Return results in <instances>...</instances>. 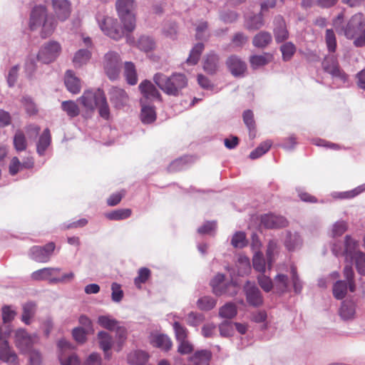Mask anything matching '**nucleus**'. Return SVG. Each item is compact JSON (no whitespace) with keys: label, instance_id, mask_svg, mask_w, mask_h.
I'll list each match as a JSON object with an SVG mask.
<instances>
[{"label":"nucleus","instance_id":"obj_63","mask_svg":"<svg viewBox=\"0 0 365 365\" xmlns=\"http://www.w3.org/2000/svg\"><path fill=\"white\" fill-rule=\"evenodd\" d=\"M112 300L115 302H119L122 300L123 297V292L121 289L120 285L118 283L113 282L111 285Z\"/></svg>","mask_w":365,"mask_h":365},{"label":"nucleus","instance_id":"obj_55","mask_svg":"<svg viewBox=\"0 0 365 365\" xmlns=\"http://www.w3.org/2000/svg\"><path fill=\"white\" fill-rule=\"evenodd\" d=\"M14 147L18 151L24 150L26 148V141L24 133L17 131L14 138Z\"/></svg>","mask_w":365,"mask_h":365},{"label":"nucleus","instance_id":"obj_39","mask_svg":"<svg viewBox=\"0 0 365 365\" xmlns=\"http://www.w3.org/2000/svg\"><path fill=\"white\" fill-rule=\"evenodd\" d=\"M218 67V56L215 53H210L207 56L203 68L207 73H212Z\"/></svg>","mask_w":365,"mask_h":365},{"label":"nucleus","instance_id":"obj_29","mask_svg":"<svg viewBox=\"0 0 365 365\" xmlns=\"http://www.w3.org/2000/svg\"><path fill=\"white\" fill-rule=\"evenodd\" d=\"M153 346L160 348L165 351H168L172 346V341L170 339L164 334L154 335L150 341Z\"/></svg>","mask_w":365,"mask_h":365},{"label":"nucleus","instance_id":"obj_59","mask_svg":"<svg viewBox=\"0 0 365 365\" xmlns=\"http://www.w3.org/2000/svg\"><path fill=\"white\" fill-rule=\"evenodd\" d=\"M22 104L26 111V113L30 115H35L38 112V109L36 105L33 101V100L29 97H24L22 98Z\"/></svg>","mask_w":365,"mask_h":365},{"label":"nucleus","instance_id":"obj_62","mask_svg":"<svg viewBox=\"0 0 365 365\" xmlns=\"http://www.w3.org/2000/svg\"><path fill=\"white\" fill-rule=\"evenodd\" d=\"M344 275L346 279L349 284V290L353 292L355 291V283L354 281V271L349 266H346L344 269Z\"/></svg>","mask_w":365,"mask_h":365},{"label":"nucleus","instance_id":"obj_4","mask_svg":"<svg viewBox=\"0 0 365 365\" xmlns=\"http://www.w3.org/2000/svg\"><path fill=\"white\" fill-rule=\"evenodd\" d=\"M343 16L339 15L334 21V26L339 34H343L347 38L353 39L365 26V17L361 13L351 16L346 26L342 25Z\"/></svg>","mask_w":365,"mask_h":365},{"label":"nucleus","instance_id":"obj_16","mask_svg":"<svg viewBox=\"0 0 365 365\" xmlns=\"http://www.w3.org/2000/svg\"><path fill=\"white\" fill-rule=\"evenodd\" d=\"M109 94L110 101L115 108H122L128 103V96L122 88L117 87L112 88L110 90Z\"/></svg>","mask_w":365,"mask_h":365},{"label":"nucleus","instance_id":"obj_23","mask_svg":"<svg viewBox=\"0 0 365 365\" xmlns=\"http://www.w3.org/2000/svg\"><path fill=\"white\" fill-rule=\"evenodd\" d=\"M273 59L272 54L265 53L262 55H254L250 58L251 67L253 69H257L270 63Z\"/></svg>","mask_w":365,"mask_h":365},{"label":"nucleus","instance_id":"obj_26","mask_svg":"<svg viewBox=\"0 0 365 365\" xmlns=\"http://www.w3.org/2000/svg\"><path fill=\"white\" fill-rule=\"evenodd\" d=\"M23 312L21 321L26 325H29L36 312V304L34 302H27L22 307Z\"/></svg>","mask_w":365,"mask_h":365},{"label":"nucleus","instance_id":"obj_58","mask_svg":"<svg viewBox=\"0 0 365 365\" xmlns=\"http://www.w3.org/2000/svg\"><path fill=\"white\" fill-rule=\"evenodd\" d=\"M295 46L291 42L286 43L281 46V51L284 61L289 60L295 53Z\"/></svg>","mask_w":365,"mask_h":365},{"label":"nucleus","instance_id":"obj_18","mask_svg":"<svg viewBox=\"0 0 365 365\" xmlns=\"http://www.w3.org/2000/svg\"><path fill=\"white\" fill-rule=\"evenodd\" d=\"M261 223L265 227L272 229L285 227L287 222L284 217L267 214L262 217Z\"/></svg>","mask_w":365,"mask_h":365},{"label":"nucleus","instance_id":"obj_10","mask_svg":"<svg viewBox=\"0 0 365 365\" xmlns=\"http://www.w3.org/2000/svg\"><path fill=\"white\" fill-rule=\"evenodd\" d=\"M105 94L101 89L87 90L78 98V101L87 110H93L101 101L103 100Z\"/></svg>","mask_w":365,"mask_h":365},{"label":"nucleus","instance_id":"obj_13","mask_svg":"<svg viewBox=\"0 0 365 365\" xmlns=\"http://www.w3.org/2000/svg\"><path fill=\"white\" fill-rule=\"evenodd\" d=\"M322 65L324 71L333 78H337L344 83L346 81V74L339 68L336 59L333 56L326 57Z\"/></svg>","mask_w":365,"mask_h":365},{"label":"nucleus","instance_id":"obj_27","mask_svg":"<svg viewBox=\"0 0 365 365\" xmlns=\"http://www.w3.org/2000/svg\"><path fill=\"white\" fill-rule=\"evenodd\" d=\"M149 359V355L144 351H134L128 356V361L131 365H143Z\"/></svg>","mask_w":365,"mask_h":365},{"label":"nucleus","instance_id":"obj_28","mask_svg":"<svg viewBox=\"0 0 365 365\" xmlns=\"http://www.w3.org/2000/svg\"><path fill=\"white\" fill-rule=\"evenodd\" d=\"M279 254V246L276 241L270 240L267 245L266 252L267 268L271 269L273 263L275 262Z\"/></svg>","mask_w":365,"mask_h":365},{"label":"nucleus","instance_id":"obj_24","mask_svg":"<svg viewBox=\"0 0 365 365\" xmlns=\"http://www.w3.org/2000/svg\"><path fill=\"white\" fill-rule=\"evenodd\" d=\"M168 319H173L174 322L173 324V329L175 331V334L177 341H182L187 339V329L180 324L178 322L175 321V319H181V317L176 316L175 314H170L168 316Z\"/></svg>","mask_w":365,"mask_h":365},{"label":"nucleus","instance_id":"obj_20","mask_svg":"<svg viewBox=\"0 0 365 365\" xmlns=\"http://www.w3.org/2000/svg\"><path fill=\"white\" fill-rule=\"evenodd\" d=\"M339 314L344 321H350L356 316V306L351 301H344L339 310Z\"/></svg>","mask_w":365,"mask_h":365},{"label":"nucleus","instance_id":"obj_46","mask_svg":"<svg viewBox=\"0 0 365 365\" xmlns=\"http://www.w3.org/2000/svg\"><path fill=\"white\" fill-rule=\"evenodd\" d=\"M365 191V183L358 186L357 187L354 188V190H351L350 191L343 192H334L332 194L333 197L335 198H340V199H344V198H351L354 197L359 194L361 193L362 192Z\"/></svg>","mask_w":365,"mask_h":365},{"label":"nucleus","instance_id":"obj_17","mask_svg":"<svg viewBox=\"0 0 365 365\" xmlns=\"http://www.w3.org/2000/svg\"><path fill=\"white\" fill-rule=\"evenodd\" d=\"M139 89L143 98L144 103L146 100L158 99L161 101V95L155 86L148 80L142 81L139 85Z\"/></svg>","mask_w":365,"mask_h":365},{"label":"nucleus","instance_id":"obj_21","mask_svg":"<svg viewBox=\"0 0 365 365\" xmlns=\"http://www.w3.org/2000/svg\"><path fill=\"white\" fill-rule=\"evenodd\" d=\"M274 33L277 42H282L288 38V31L285 23L282 16H277L274 19Z\"/></svg>","mask_w":365,"mask_h":365},{"label":"nucleus","instance_id":"obj_42","mask_svg":"<svg viewBox=\"0 0 365 365\" xmlns=\"http://www.w3.org/2000/svg\"><path fill=\"white\" fill-rule=\"evenodd\" d=\"M131 212V210L128 208L119 209L106 213V217L110 220H121L129 217Z\"/></svg>","mask_w":365,"mask_h":365},{"label":"nucleus","instance_id":"obj_12","mask_svg":"<svg viewBox=\"0 0 365 365\" xmlns=\"http://www.w3.org/2000/svg\"><path fill=\"white\" fill-rule=\"evenodd\" d=\"M247 303L252 307H259L263 303V297L259 289L247 282L244 287Z\"/></svg>","mask_w":365,"mask_h":365},{"label":"nucleus","instance_id":"obj_61","mask_svg":"<svg viewBox=\"0 0 365 365\" xmlns=\"http://www.w3.org/2000/svg\"><path fill=\"white\" fill-rule=\"evenodd\" d=\"M178 352L180 354H190L193 349V345L187 340L178 341Z\"/></svg>","mask_w":365,"mask_h":365},{"label":"nucleus","instance_id":"obj_35","mask_svg":"<svg viewBox=\"0 0 365 365\" xmlns=\"http://www.w3.org/2000/svg\"><path fill=\"white\" fill-rule=\"evenodd\" d=\"M237 314V308L235 304L227 302L219 309V317L223 319H231Z\"/></svg>","mask_w":365,"mask_h":365},{"label":"nucleus","instance_id":"obj_54","mask_svg":"<svg viewBox=\"0 0 365 365\" xmlns=\"http://www.w3.org/2000/svg\"><path fill=\"white\" fill-rule=\"evenodd\" d=\"M2 319L4 323L11 322L16 316V310L12 306H4L1 309Z\"/></svg>","mask_w":365,"mask_h":365},{"label":"nucleus","instance_id":"obj_9","mask_svg":"<svg viewBox=\"0 0 365 365\" xmlns=\"http://www.w3.org/2000/svg\"><path fill=\"white\" fill-rule=\"evenodd\" d=\"M103 66L105 71L110 79H115L120 69V58L118 53L109 51L104 56Z\"/></svg>","mask_w":365,"mask_h":365},{"label":"nucleus","instance_id":"obj_48","mask_svg":"<svg viewBox=\"0 0 365 365\" xmlns=\"http://www.w3.org/2000/svg\"><path fill=\"white\" fill-rule=\"evenodd\" d=\"M204 49V45L202 43H197L191 50L189 57L187 59V63L195 65L197 63L200 54Z\"/></svg>","mask_w":365,"mask_h":365},{"label":"nucleus","instance_id":"obj_36","mask_svg":"<svg viewBox=\"0 0 365 365\" xmlns=\"http://www.w3.org/2000/svg\"><path fill=\"white\" fill-rule=\"evenodd\" d=\"M98 324L109 331H115L120 322L110 315H101L98 318Z\"/></svg>","mask_w":365,"mask_h":365},{"label":"nucleus","instance_id":"obj_47","mask_svg":"<svg viewBox=\"0 0 365 365\" xmlns=\"http://www.w3.org/2000/svg\"><path fill=\"white\" fill-rule=\"evenodd\" d=\"M217 304V300L211 297H202L197 302L199 309L204 311H208L213 309Z\"/></svg>","mask_w":365,"mask_h":365},{"label":"nucleus","instance_id":"obj_15","mask_svg":"<svg viewBox=\"0 0 365 365\" xmlns=\"http://www.w3.org/2000/svg\"><path fill=\"white\" fill-rule=\"evenodd\" d=\"M52 6L58 20L63 21L69 17L71 8L68 0H52Z\"/></svg>","mask_w":365,"mask_h":365},{"label":"nucleus","instance_id":"obj_38","mask_svg":"<svg viewBox=\"0 0 365 365\" xmlns=\"http://www.w3.org/2000/svg\"><path fill=\"white\" fill-rule=\"evenodd\" d=\"M274 289L279 293H284L289 290V282L287 275L278 274L274 279Z\"/></svg>","mask_w":365,"mask_h":365},{"label":"nucleus","instance_id":"obj_25","mask_svg":"<svg viewBox=\"0 0 365 365\" xmlns=\"http://www.w3.org/2000/svg\"><path fill=\"white\" fill-rule=\"evenodd\" d=\"M98 339L100 347L103 350L106 358H109L110 355L108 351L110 349L113 344V338L104 331H99L98 334Z\"/></svg>","mask_w":365,"mask_h":365},{"label":"nucleus","instance_id":"obj_7","mask_svg":"<svg viewBox=\"0 0 365 365\" xmlns=\"http://www.w3.org/2000/svg\"><path fill=\"white\" fill-rule=\"evenodd\" d=\"M225 276L222 274H216L210 281L212 292L217 296L224 294L235 295L237 294L236 284L234 282L225 283Z\"/></svg>","mask_w":365,"mask_h":365},{"label":"nucleus","instance_id":"obj_50","mask_svg":"<svg viewBox=\"0 0 365 365\" xmlns=\"http://www.w3.org/2000/svg\"><path fill=\"white\" fill-rule=\"evenodd\" d=\"M137 46L140 50L148 52L155 48V43L152 38L147 36H142L139 38Z\"/></svg>","mask_w":365,"mask_h":365},{"label":"nucleus","instance_id":"obj_45","mask_svg":"<svg viewBox=\"0 0 365 365\" xmlns=\"http://www.w3.org/2000/svg\"><path fill=\"white\" fill-rule=\"evenodd\" d=\"M237 273L240 276L248 274L251 270L250 259L246 256H240L237 261Z\"/></svg>","mask_w":365,"mask_h":365},{"label":"nucleus","instance_id":"obj_52","mask_svg":"<svg viewBox=\"0 0 365 365\" xmlns=\"http://www.w3.org/2000/svg\"><path fill=\"white\" fill-rule=\"evenodd\" d=\"M257 281L261 288L266 292H269L272 288H274V283L264 273H261L257 277Z\"/></svg>","mask_w":365,"mask_h":365},{"label":"nucleus","instance_id":"obj_60","mask_svg":"<svg viewBox=\"0 0 365 365\" xmlns=\"http://www.w3.org/2000/svg\"><path fill=\"white\" fill-rule=\"evenodd\" d=\"M220 334L223 337H228L233 334L234 329L232 322L225 321L219 325Z\"/></svg>","mask_w":365,"mask_h":365},{"label":"nucleus","instance_id":"obj_34","mask_svg":"<svg viewBox=\"0 0 365 365\" xmlns=\"http://www.w3.org/2000/svg\"><path fill=\"white\" fill-rule=\"evenodd\" d=\"M271 34L267 31H261L255 35L252 40L254 46L257 48H264L272 41Z\"/></svg>","mask_w":365,"mask_h":365},{"label":"nucleus","instance_id":"obj_11","mask_svg":"<svg viewBox=\"0 0 365 365\" xmlns=\"http://www.w3.org/2000/svg\"><path fill=\"white\" fill-rule=\"evenodd\" d=\"M54 249L55 245L53 242L48 243L44 247L34 246L31 248L29 256L36 262H46L49 260Z\"/></svg>","mask_w":365,"mask_h":365},{"label":"nucleus","instance_id":"obj_51","mask_svg":"<svg viewBox=\"0 0 365 365\" xmlns=\"http://www.w3.org/2000/svg\"><path fill=\"white\" fill-rule=\"evenodd\" d=\"M247 244V241L245 232L239 231L233 235L231 240V245L235 248H242L245 247Z\"/></svg>","mask_w":365,"mask_h":365},{"label":"nucleus","instance_id":"obj_6","mask_svg":"<svg viewBox=\"0 0 365 365\" xmlns=\"http://www.w3.org/2000/svg\"><path fill=\"white\" fill-rule=\"evenodd\" d=\"M38 342L36 334H29L25 329H19L14 332V343L21 353L30 351L32 346Z\"/></svg>","mask_w":365,"mask_h":365},{"label":"nucleus","instance_id":"obj_49","mask_svg":"<svg viewBox=\"0 0 365 365\" xmlns=\"http://www.w3.org/2000/svg\"><path fill=\"white\" fill-rule=\"evenodd\" d=\"M271 146L272 142L270 140L262 143L256 149L250 153V158L254 160L261 157L269 150Z\"/></svg>","mask_w":365,"mask_h":365},{"label":"nucleus","instance_id":"obj_32","mask_svg":"<svg viewBox=\"0 0 365 365\" xmlns=\"http://www.w3.org/2000/svg\"><path fill=\"white\" fill-rule=\"evenodd\" d=\"M124 76L130 85H135L138 82V76L135 65L130 61L125 63Z\"/></svg>","mask_w":365,"mask_h":365},{"label":"nucleus","instance_id":"obj_53","mask_svg":"<svg viewBox=\"0 0 365 365\" xmlns=\"http://www.w3.org/2000/svg\"><path fill=\"white\" fill-rule=\"evenodd\" d=\"M325 41L329 51L334 52L336 48V40L333 30L327 29L326 31Z\"/></svg>","mask_w":365,"mask_h":365},{"label":"nucleus","instance_id":"obj_1","mask_svg":"<svg viewBox=\"0 0 365 365\" xmlns=\"http://www.w3.org/2000/svg\"><path fill=\"white\" fill-rule=\"evenodd\" d=\"M116 9L123 23V30L118 28L117 20L109 16L98 20L99 26L102 31L114 40H119L125 32L130 33L135 28V17L133 13L134 0H117Z\"/></svg>","mask_w":365,"mask_h":365},{"label":"nucleus","instance_id":"obj_2","mask_svg":"<svg viewBox=\"0 0 365 365\" xmlns=\"http://www.w3.org/2000/svg\"><path fill=\"white\" fill-rule=\"evenodd\" d=\"M153 81L165 93L173 96H179L182 89L187 85L186 76L180 73H175L169 77L158 73L154 75Z\"/></svg>","mask_w":365,"mask_h":365},{"label":"nucleus","instance_id":"obj_22","mask_svg":"<svg viewBox=\"0 0 365 365\" xmlns=\"http://www.w3.org/2000/svg\"><path fill=\"white\" fill-rule=\"evenodd\" d=\"M65 85L68 91L72 93L76 94L81 91V81L71 71H68L65 76Z\"/></svg>","mask_w":365,"mask_h":365},{"label":"nucleus","instance_id":"obj_64","mask_svg":"<svg viewBox=\"0 0 365 365\" xmlns=\"http://www.w3.org/2000/svg\"><path fill=\"white\" fill-rule=\"evenodd\" d=\"M29 357V365H41L42 357L41 353L36 349L30 350Z\"/></svg>","mask_w":365,"mask_h":365},{"label":"nucleus","instance_id":"obj_3","mask_svg":"<svg viewBox=\"0 0 365 365\" xmlns=\"http://www.w3.org/2000/svg\"><path fill=\"white\" fill-rule=\"evenodd\" d=\"M357 242L346 236L345 241V250L343 252L338 250L336 245L332 247V252L338 256L342 253L345 256L346 261L353 262L359 274L365 276V253L357 250Z\"/></svg>","mask_w":365,"mask_h":365},{"label":"nucleus","instance_id":"obj_57","mask_svg":"<svg viewBox=\"0 0 365 365\" xmlns=\"http://www.w3.org/2000/svg\"><path fill=\"white\" fill-rule=\"evenodd\" d=\"M290 274L292 278V283L294 288V290L296 293L301 292L302 289V282L299 278V276L297 273V269L294 266L291 267Z\"/></svg>","mask_w":365,"mask_h":365},{"label":"nucleus","instance_id":"obj_14","mask_svg":"<svg viewBox=\"0 0 365 365\" xmlns=\"http://www.w3.org/2000/svg\"><path fill=\"white\" fill-rule=\"evenodd\" d=\"M61 273V269L58 267H45L34 272L31 274V278L34 280H47L50 283L55 284L56 275Z\"/></svg>","mask_w":365,"mask_h":365},{"label":"nucleus","instance_id":"obj_8","mask_svg":"<svg viewBox=\"0 0 365 365\" xmlns=\"http://www.w3.org/2000/svg\"><path fill=\"white\" fill-rule=\"evenodd\" d=\"M61 51V45L56 41H50L45 43L38 51L37 58L43 63L54 61Z\"/></svg>","mask_w":365,"mask_h":365},{"label":"nucleus","instance_id":"obj_56","mask_svg":"<svg viewBox=\"0 0 365 365\" xmlns=\"http://www.w3.org/2000/svg\"><path fill=\"white\" fill-rule=\"evenodd\" d=\"M204 320V317L202 314L191 312H190L186 318V322L190 326L197 327L200 325Z\"/></svg>","mask_w":365,"mask_h":365},{"label":"nucleus","instance_id":"obj_19","mask_svg":"<svg viewBox=\"0 0 365 365\" xmlns=\"http://www.w3.org/2000/svg\"><path fill=\"white\" fill-rule=\"evenodd\" d=\"M227 66L235 76H242L247 69V66L244 61H242L237 56H230L227 61Z\"/></svg>","mask_w":365,"mask_h":365},{"label":"nucleus","instance_id":"obj_37","mask_svg":"<svg viewBox=\"0 0 365 365\" xmlns=\"http://www.w3.org/2000/svg\"><path fill=\"white\" fill-rule=\"evenodd\" d=\"M51 143V134L50 130L46 128L43 130V133L41 135L39 140L37 143V153L42 155L44 154L46 150L49 146Z\"/></svg>","mask_w":365,"mask_h":365},{"label":"nucleus","instance_id":"obj_44","mask_svg":"<svg viewBox=\"0 0 365 365\" xmlns=\"http://www.w3.org/2000/svg\"><path fill=\"white\" fill-rule=\"evenodd\" d=\"M347 293V283L342 280L337 281L333 286V294L337 299H343Z\"/></svg>","mask_w":365,"mask_h":365},{"label":"nucleus","instance_id":"obj_33","mask_svg":"<svg viewBox=\"0 0 365 365\" xmlns=\"http://www.w3.org/2000/svg\"><path fill=\"white\" fill-rule=\"evenodd\" d=\"M302 239L298 233L288 232L284 240V245L289 251L295 250L302 245Z\"/></svg>","mask_w":365,"mask_h":365},{"label":"nucleus","instance_id":"obj_30","mask_svg":"<svg viewBox=\"0 0 365 365\" xmlns=\"http://www.w3.org/2000/svg\"><path fill=\"white\" fill-rule=\"evenodd\" d=\"M142 106L140 118L143 123H151L156 118L155 111L153 106H146L143 99H140Z\"/></svg>","mask_w":365,"mask_h":365},{"label":"nucleus","instance_id":"obj_41","mask_svg":"<svg viewBox=\"0 0 365 365\" xmlns=\"http://www.w3.org/2000/svg\"><path fill=\"white\" fill-rule=\"evenodd\" d=\"M252 265L255 271L264 273L266 271V262L261 252H256L252 258Z\"/></svg>","mask_w":365,"mask_h":365},{"label":"nucleus","instance_id":"obj_5","mask_svg":"<svg viewBox=\"0 0 365 365\" xmlns=\"http://www.w3.org/2000/svg\"><path fill=\"white\" fill-rule=\"evenodd\" d=\"M29 26L32 30L42 27V36L46 37L53 32L55 24L51 19L48 18L46 7L38 5L31 11Z\"/></svg>","mask_w":365,"mask_h":365},{"label":"nucleus","instance_id":"obj_40","mask_svg":"<svg viewBox=\"0 0 365 365\" xmlns=\"http://www.w3.org/2000/svg\"><path fill=\"white\" fill-rule=\"evenodd\" d=\"M61 108L71 118H74L80 113L78 105L73 101H63Z\"/></svg>","mask_w":365,"mask_h":365},{"label":"nucleus","instance_id":"obj_31","mask_svg":"<svg viewBox=\"0 0 365 365\" xmlns=\"http://www.w3.org/2000/svg\"><path fill=\"white\" fill-rule=\"evenodd\" d=\"M91 58V52L88 49L81 48L76 51L73 58L75 67H81L86 64Z\"/></svg>","mask_w":365,"mask_h":365},{"label":"nucleus","instance_id":"obj_43","mask_svg":"<svg viewBox=\"0 0 365 365\" xmlns=\"http://www.w3.org/2000/svg\"><path fill=\"white\" fill-rule=\"evenodd\" d=\"M264 25L263 17L261 14L254 15L250 17L245 24V26L248 30H257Z\"/></svg>","mask_w":365,"mask_h":365}]
</instances>
